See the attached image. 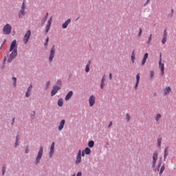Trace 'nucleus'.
Wrapping results in <instances>:
<instances>
[{"label": "nucleus", "instance_id": "nucleus-1", "mask_svg": "<svg viewBox=\"0 0 176 176\" xmlns=\"http://www.w3.org/2000/svg\"><path fill=\"white\" fill-rule=\"evenodd\" d=\"M10 52H12L11 54L9 56L8 58V63H12V60L14 58H16V56H17V44L16 40H14L10 45Z\"/></svg>", "mask_w": 176, "mask_h": 176}, {"label": "nucleus", "instance_id": "nucleus-2", "mask_svg": "<svg viewBox=\"0 0 176 176\" xmlns=\"http://www.w3.org/2000/svg\"><path fill=\"white\" fill-rule=\"evenodd\" d=\"M25 9H27V7L25 6V0H23L21 8L19 12V19H23V16H25V13H27V12H25Z\"/></svg>", "mask_w": 176, "mask_h": 176}, {"label": "nucleus", "instance_id": "nucleus-3", "mask_svg": "<svg viewBox=\"0 0 176 176\" xmlns=\"http://www.w3.org/2000/svg\"><path fill=\"white\" fill-rule=\"evenodd\" d=\"M3 32L5 34V35H9V34L12 32V25L7 23L3 28Z\"/></svg>", "mask_w": 176, "mask_h": 176}, {"label": "nucleus", "instance_id": "nucleus-4", "mask_svg": "<svg viewBox=\"0 0 176 176\" xmlns=\"http://www.w3.org/2000/svg\"><path fill=\"white\" fill-rule=\"evenodd\" d=\"M42 155H43V146H41L40 149L38 152V155L36 158V164H38V163H39L41 159H42Z\"/></svg>", "mask_w": 176, "mask_h": 176}, {"label": "nucleus", "instance_id": "nucleus-5", "mask_svg": "<svg viewBox=\"0 0 176 176\" xmlns=\"http://www.w3.org/2000/svg\"><path fill=\"white\" fill-rule=\"evenodd\" d=\"M30 38H31V30H28L24 36L23 43H25V45H27V43H28Z\"/></svg>", "mask_w": 176, "mask_h": 176}, {"label": "nucleus", "instance_id": "nucleus-6", "mask_svg": "<svg viewBox=\"0 0 176 176\" xmlns=\"http://www.w3.org/2000/svg\"><path fill=\"white\" fill-rule=\"evenodd\" d=\"M54 54H56V49L54 48V45L52 47L50 50L49 61L52 63L53 61V58H54Z\"/></svg>", "mask_w": 176, "mask_h": 176}, {"label": "nucleus", "instance_id": "nucleus-7", "mask_svg": "<svg viewBox=\"0 0 176 176\" xmlns=\"http://www.w3.org/2000/svg\"><path fill=\"white\" fill-rule=\"evenodd\" d=\"M82 162V151L79 150L76 156V163L79 164Z\"/></svg>", "mask_w": 176, "mask_h": 176}, {"label": "nucleus", "instance_id": "nucleus-8", "mask_svg": "<svg viewBox=\"0 0 176 176\" xmlns=\"http://www.w3.org/2000/svg\"><path fill=\"white\" fill-rule=\"evenodd\" d=\"M159 66L161 68V75H164V63H162V55H160Z\"/></svg>", "mask_w": 176, "mask_h": 176}, {"label": "nucleus", "instance_id": "nucleus-9", "mask_svg": "<svg viewBox=\"0 0 176 176\" xmlns=\"http://www.w3.org/2000/svg\"><path fill=\"white\" fill-rule=\"evenodd\" d=\"M53 20L52 17H50V20L48 21L47 25L45 27V34H47L49 32V30H50V26L52 25V21Z\"/></svg>", "mask_w": 176, "mask_h": 176}, {"label": "nucleus", "instance_id": "nucleus-10", "mask_svg": "<svg viewBox=\"0 0 176 176\" xmlns=\"http://www.w3.org/2000/svg\"><path fill=\"white\" fill-rule=\"evenodd\" d=\"M59 89H60V87L54 86L52 90L51 96L53 97V96H56V94H57V91H58Z\"/></svg>", "mask_w": 176, "mask_h": 176}, {"label": "nucleus", "instance_id": "nucleus-11", "mask_svg": "<svg viewBox=\"0 0 176 176\" xmlns=\"http://www.w3.org/2000/svg\"><path fill=\"white\" fill-rule=\"evenodd\" d=\"M91 153V150L89 148L87 147L85 148V150H83L81 153V156H85V155H90Z\"/></svg>", "mask_w": 176, "mask_h": 176}, {"label": "nucleus", "instance_id": "nucleus-12", "mask_svg": "<svg viewBox=\"0 0 176 176\" xmlns=\"http://www.w3.org/2000/svg\"><path fill=\"white\" fill-rule=\"evenodd\" d=\"M89 106L93 107L94 104H96V97L94 96H91L89 99Z\"/></svg>", "mask_w": 176, "mask_h": 176}, {"label": "nucleus", "instance_id": "nucleus-13", "mask_svg": "<svg viewBox=\"0 0 176 176\" xmlns=\"http://www.w3.org/2000/svg\"><path fill=\"white\" fill-rule=\"evenodd\" d=\"M166 42H167V31L164 30V31L163 38H162V45H166Z\"/></svg>", "mask_w": 176, "mask_h": 176}, {"label": "nucleus", "instance_id": "nucleus-14", "mask_svg": "<svg viewBox=\"0 0 176 176\" xmlns=\"http://www.w3.org/2000/svg\"><path fill=\"white\" fill-rule=\"evenodd\" d=\"M54 142H53L50 146V157H53V153H54Z\"/></svg>", "mask_w": 176, "mask_h": 176}, {"label": "nucleus", "instance_id": "nucleus-15", "mask_svg": "<svg viewBox=\"0 0 176 176\" xmlns=\"http://www.w3.org/2000/svg\"><path fill=\"white\" fill-rule=\"evenodd\" d=\"M157 160V153H155L153 156V167L156 166V161Z\"/></svg>", "mask_w": 176, "mask_h": 176}, {"label": "nucleus", "instance_id": "nucleus-16", "mask_svg": "<svg viewBox=\"0 0 176 176\" xmlns=\"http://www.w3.org/2000/svg\"><path fill=\"white\" fill-rule=\"evenodd\" d=\"M64 124H65V120H62L60 121L58 128L59 131H61V130H63V129H64Z\"/></svg>", "mask_w": 176, "mask_h": 176}, {"label": "nucleus", "instance_id": "nucleus-17", "mask_svg": "<svg viewBox=\"0 0 176 176\" xmlns=\"http://www.w3.org/2000/svg\"><path fill=\"white\" fill-rule=\"evenodd\" d=\"M149 54L148 53H146L143 57V59L142 60V65H145V63H146V60L148 59Z\"/></svg>", "mask_w": 176, "mask_h": 176}, {"label": "nucleus", "instance_id": "nucleus-18", "mask_svg": "<svg viewBox=\"0 0 176 176\" xmlns=\"http://www.w3.org/2000/svg\"><path fill=\"white\" fill-rule=\"evenodd\" d=\"M74 94V92L72 91H69V93L67 94V96L65 98V101H68L72 97Z\"/></svg>", "mask_w": 176, "mask_h": 176}, {"label": "nucleus", "instance_id": "nucleus-19", "mask_svg": "<svg viewBox=\"0 0 176 176\" xmlns=\"http://www.w3.org/2000/svg\"><path fill=\"white\" fill-rule=\"evenodd\" d=\"M71 23V19H67L63 25L62 28L65 30V28H67L68 27V24Z\"/></svg>", "mask_w": 176, "mask_h": 176}, {"label": "nucleus", "instance_id": "nucleus-20", "mask_svg": "<svg viewBox=\"0 0 176 176\" xmlns=\"http://www.w3.org/2000/svg\"><path fill=\"white\" fill-rule=\"evenodd\" d=\"M170 91H171V88L170 87H166L164 89V93L165 96H167V94H168V93H170Z\"/></svg>", "mask_w": 176, "mask_h": 176}, {"label": "nucleus", "instance_id": "nucleus-21", "mask_svg": "<svg viewBox=\"0 0 176 176\" xmlns=\"http://www.w3.org/2000/svg\"><path fill=\"white\" fill-rule=\"evenodd\" d=\"M138 83H140V74H138L136 76V83L135 85V89H137V87H138Z\"/></svg>", "mask_w": 176, "mask_h": 176}, {"label": "nucleus", "instance_id": "nucleus-22", "mask_svg": "<svg viewBox=\"0 0 176 176\" xmlns=\"http://www.w3.org/2000/svg\"><path fill=\"white\" fill-rule=\"evenodd\" d=\"M91 64V62L89 60L87 63V65H86L85 67V72H89V71H90V65Z\"/></svg>", "mask_w": 176, "mask_h": 176}, {"label": "nucleus", "instance_id": "nucleus-23", "mask_svg": "<svg viewBox=\"0 0 176 176\" xmlns=\"http://www.w3.org/2000/svg\"><path fill=\"white\" fill-rule=\"evenodd\" d=\"M168 156V147L165 148L164 157L166 159Z\"/></svg>", "mask_w": 176, "mask_h": 176}, {"label": "nucleus", "instance_id": "nucleus-24", "mask_svg": "<svg viewBox=\"0 0 176 176\" xmlns=\"http://www.w3.org/2000/svg\"><path fill=\"white\" fill-rule=\"evenodd\" d=\"M63 104L64 102H63V98H60L58 101V107H63Z\"/></svg>", "mask_w": 176, "mask_h": 176}, {"label": "nucleus", "instance_id": "nucleus-25", "mask_svg": "<svg viewBox=\"0 0 176 176\" xmlns=\"http://www.w3.org/2000/svg\"><path fill=\"white\" fill-rule=\"evenodd\" d=\"M88 146H89V148H93V146H94V141H89L88 143Z\"/></svg>", "mask_w": 176, "mask_h": 176}, {"label": "nucleus", "instance_id": "nucleus-26", "mask_svg": "<svg viewBox=\"0 0 176 176\" xmlns=\"http://www.w3.org/2000/svg\"><path fill=\"white\" fill-rule=\"evenodd\" d=\"M157 146H159V148L162 146V138L157 139Z\"/></svg>", "mask_w": 176, "mask_h": 176}, {"label": "nucleus", "instance_id": "nucleus-27", "mask_svg": "<svg viewBox=\"0 0 176 176\" xmlns=\"http://www.w3.org/2000/svg\"><path fill=\"white\" fill-rule=\"evenodd\" d=\"M162 118V115L160 114H157V116H155V120L156 122H159V120H160Z\"/></svg>", "mask_w": 176, "mask_h": 176}, {"label": "nucleus", "instance_id": "nucleus-28", "mask_svg": "<svg viewBox=\"0 0 176 176\" xmlns=\"http://www.w3.org/2000/svg\"><path fill=\"white\" fill-rule=\"evenodd\" d=\"M151 41H152V34H150L148 41H147V44L149 45Z\"/></svg>", "mask_w": 176, "mask_h": 176}, {"label": "nucleus", "instance_id": "nucleus-29", "mask_svg": "<svg viewBox=\"0 0 176 176\" xmlns=\"http://www.w3.org/2000/svg\"><path fill=\"white\" fill-rule=\"evenodd\" d=\"M164 170H165V167H164V165H163L161 167V169H160V174H163V172L164 171Z\"/></svg>", "mask_w": 176, "mask_h": 176}, {"label": "nucleus", "instance_id": "nucleus-30", "mask_svg": "<svg viewBox=\"0 0 176 176\" xmlns=\"http://www.w3.org/2000/svg\"><path fill=\"white\" fill-rule=\"evenodd\" d=\"M32 90V85H30V87L28 88V92L31 93V91Z\"/></svg>", "mask_w": 176, "mask_h": 176}, {"label": "nucleus", "instance_id": "nucleus-31", "mask_svg": "<svg viewBox=\"0 0 176 176\" xmlns=\"http://www.w3.org/2000/svg\"><path fill=\"white\" fill-rule=\"evenodd\" d=\"M150 76H151V79H152V78H153L155 76V72H153V71H151L150 72Z\"/></svg>", "mask_w": 176, "mask_h": 176}, {"label": "nucleus", "instance_id": "nucleus-32", "mask_svg": "<svg viewBox=\"0 0 176 176\" xmlns=\"http://www.w3.org/2000/svg\"><path fill=\"white\" fill-rule=\"evenodd\" d=\"M12 80L14 82V86H16V82H17V78H16V77H13Z\"/></svg>", "mask_w": 176, "mask_h": 176}, {"label": "nucleus", "instance_id": "nucleus-33", "mask_svg": "<svg viewBox=\"0 0 176 176\" xmlns=\"http://www.w3.org/2000/svg\"><path fill=\"white\" fill-rule=\"evenodd\" d=\"M17 145H19V136H16V138L15 147L17 146Z\"/></svg>", "mask_w": 176, "mask_h": 176}, {"label": "nucleus", "instance_id": "nucleus-34", "mask_svg": "<svg viewBox=\"0 0 176 176\" xmlns=\"http://www.w3.org/2000/svg\"><path fill=\"white\" fill-rule=\"evenodd\" d=\"M131 60H135V54H134V52L132 53Z\"/></svg>", "mask_w": 176, "mask_h": 176}, {"label": "nucleus", "instance_id": "nucleus-35", "mask_svg": "<svg viewBox=\"0 0 176 176\" xmlns=\"http://www.w3.org/2000/svg\"><path fill=\"white\" fill-rule=\"evenodd\" d=\"M126 120H127V122H129V121H130V115H129V113H126Z\"/></svg>", "mask_w": 176, "mask_h": 176}, {"label": "nucleus", "instance_id": "nucleus-36", "mask_svg": "<svg viewBox=\"0 0 176 176\" xmlns=\"http://www.w3.org/2000/svg\"><path fill=\"white\" fill-rule=\"evenodd\" d=\"M6 170V166H3L2 167L3 175V174H5Z\"/></svg>", "mask_w": 176, "mask_h": 176}, {"label": "nucleus", "instance_id": "nucleus-37", "mask_svg": "<svg viewBox=\"0 0 176 176\" xmlns=\"http://www.w3.org/2000/svg\"><path fill=\"white\" fill-rule=\"evenodd\" d=\"M104 86H105V82H101V85H100L101 89H104Z\"/></svg>", "mask_w": 176, "mask_h": 176}, {"label": "nucleus", "instance_id": "nucleus-38", "mask_svg": "<svg viewBox=\"0 0 176 176\" xmlns=\"http://www.w3.org/2000/svg\"><path fill=\"white\" fill-rule=\"evenodd\" d=\"M141 34H142V29H140L139 30V36H141Z\"/></svg>", "mask_w": 176, "mask_h": 176}, {"label": "nucleus", "instance_id": "nucleus-39", "mask_svg": "<svg viewBox=\"0 0 176 176\" xmlns=\"http://www.w3.org/2000/svg\"><path fill=\"white\" fill-rule=\"evenodd\" d=\"M47 43H49V37L47 38L46 43L45 44V45L46 46L47 45Z\"/></svg>", "mask_w": 176, "mask_h": 176}, {"label": "nucleus", "instance_id": "nucleus-40", "mask_svg": "<svg viewBox=\"0 0 176 176\" xmlns=\"http://www.w3.org/2000/svg\"><path fill=\"white\" fill-rule=\"evenodd\" d=\"M105 79H106V78H105V76H103L101 82H105Z\"/></svg>", "mask_w": 176, "mask_h": 176}, {"label": "nucleus", "instance_id": "nucleus-41", "mask_svg": "<svg viewBox=\"0 0 176 176\" xmlns=\"http://www.w3.org/2000/svg\"><path fill=\"white\" fill-rule=\"evenodd\" d=\"M26 97H30V92L27 91L25 94Z\"/></svg>", "mask_w": 176, "mask_h": 176}, {"label": "nucleus", "instance_id": "nucleus-42", "mask_svg": "<svg viewBox=\"0 0 176 176\" xmlns=\"http://www.w3.org/2000/svg\"><path fill=\"white\" fill-rule=\"evenodd\" d=\"M76 176H82V172H78Z\"/></svg>", "mask_w": 176, "mask_h": 176}, {"label": "nucleus", "instance_id": "nucleus-43", "mask_svg": "<svg viewBox=\"0 0 176 176\" xmlns=\"http://www.w3.org/2000/svg\"><path fill=\"white\" fill-rule=\"evenodd\" d=\"M109 79L110 80H112V74H109Z\"/></svg>", "mask_w": 176, "mask_h": 176}, {"label": "nucleus", "instance_id": "nucleus-44", "mask_svg": "<svg viewBox=\"0 0 176 176\" xmlns=\"http://www.w3.org/2000/svg\"><path fill=\"white\" fill-rule=\"evenodd\" d=\"M49 86H50V81H48L47 82V87H49Z\"/></svg>", "mask_w": 176, "mask_h": 176}, {"label": "nucleus", "instance_id": "nucleus-45", "mask_svg": "<svg viewBox=\"0 0 176 176\" xmlns=\"http://www.w3.org/2000/svg\"><path fill=\"white\" fill-rule=\"evenodd\" d=\"M30 152V149H28V148H27L25 149V153H28Z\"/></svg>", "mask_w": 176, "mask_h": 176}, {"label": "nucleus", "instance_id": "nucleus-46", "mask_svg": "<svg viewBox=\"0 0 176 176\" xmlns=\"http://www.w3.org/2000/svg\"><path fill=\"white\" fill-rule=\"evenodd\" d=\"M149 2H150V0H147L144 5H148V3H149Z\"/></svg>", "mask_w": 176, "mask_h": 176}, {"label": "nucleus", "instance_id": "nucleus-47", "mask_svg": "<svg viewBox=\"0 0 176 176\" xmlns=\"http://www.w3.org/2000/svg\"><path fill=\"white\" fill-rule=\"evenodd\" d=\"M112 126V122H110L109 124V129Z\"/></svg>", "mask_w": 176, "mask_h": 176}, {"label": "nucleus", "instance_id": "nucleus-48", "mask_svg": "<svg viewBox=\"0 0 176 176\" xmlns=\"http://www.w3.org/2000/svg\"><path fill=\"white\" fill-rule=\"evenodd\" d=\"M57 85H61V81H58Z\"/></svg>", "mask_w": 176, "mask_h": 176}, {"label": "nucleus", "instance_id": "nucleus-49", "mask_svg": "<svg viewBox=\"0 0 176 176\" xmlns=\"http://www.w3.org/2000/svg\"><path fill=\"white\" fill-rule=\"evenodd\" d=\"M45 23H46V18H45V19L43 22V24H45Z\"/></svg>", "mask_w": 176, "mask_h": 176}, {"label": "nucleus", "instance_id": "nucleus-50", "mask_svg": "<svg viewBox=\"0 0 176 176\" xmlns=\"http://www.w3.org/2000/svg\"><path fill=\"white\" fill-rule=\"evenodd\" d=\"M13 123H14V118L12 119V124H13Z\"/></svg>", "mask_w": 176, "mask_h": 176}, {"label": "nucleus", "instance_id": "nucleus-51", "mask_svg": "<svg viewBox=\"0 0 176 176\" xmlns=\"http://www.w3.org/2000/svg\"><path fill=\"white\" fill-rule=\"evenodd\" d=\"M132 63L134 64V60H132Z\"/></svg>", "mask_w": 176, "mask_h": 176}, {"label": "nucleus", "instance_id": "nucleus-52", "mask_svg": "<svg viewBox=\"0 0 176 176\" xmlns=\"http://www.w3.org/2000/svg\"><path fill=\"white\" fill-rule=\"evenodd\" d=\"M49 14L48 13H47V15H46V17H47V15H48Z\"/></svg>", "mask_w": 176, "mask_h": 176}, {"label": "nucleus", "instance_id": "nucleus-53", "mask_svg": "<svg viewBox=\"0 0 176 176\" xmlns=\"http://www.w3.org/2000/svg\"><path fill=\"white\" fill-rule=\"evenodd\" d=\"M6 42V40L4 41V43Z\"/></svg>", "mask_w": 176, "mask_h": 176}]
</instances>
